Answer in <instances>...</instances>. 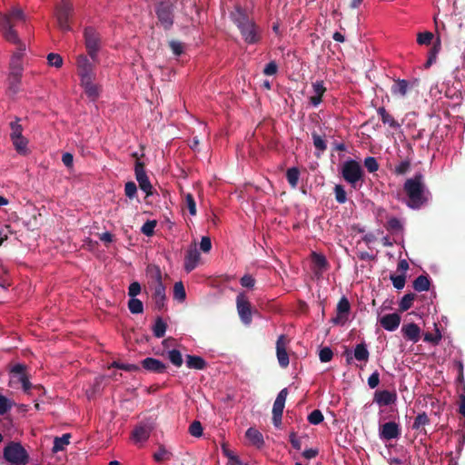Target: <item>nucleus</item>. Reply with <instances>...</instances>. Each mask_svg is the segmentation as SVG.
<instances>
[{
  "label": "nucleus",
  "instance_id": "f257e3e1",
  "mask_svg": "<svg viewBox=\"0 0 465 465\" xmlns=\"http://www.w3.org/2000/svg\"><path fill=\"white\" fill-rule=\"evenodd\" d=\"M403 191L408 198L406 203L411 209H420L428 203L430 196L424 176L420 173L405 181Z\"/></svg>",
  "mask_w": 465,
  "mask_h": 465
},
{
  "label": "nucleus",
  "instance_id": "f03ea898",
  "mask_svg": "<svg viewBox=\"0 0 465 465\" xmlns=\"http://www.w3.org/2000/svg\"><path fill=\"white\" fill-rule=\"evenodd\" d=\"M25 19L23 10L14 7L6 14L0 13V31L5 39L20 46L21 51H25V45L19 39L16 31L14 29L15 21Z\"/></svg>",
  "mask_w": 465,
  "mask_h": 465
},
{
  "label": "nucleus",
  "instance_id": "7ed1b4c3",
  "mask_svg": "<svg viewBox=\"0 0 465 465\" xmlns=\"http://www.w3.org/2000/svg\"><path fill=\"white\" fill-rule=\"evenodd\" d=\"M231 16L237 27L240 29L242 37L248 44H254L259 40L255 24L248 17L241 6H236Z\"/></svg>",
  "mask_w": 465,
  "mask_h": 465
},
{
  "label": "nucleus",
  "instance_id": "20e7f679",
  "mask_svg": "<svg viewBox=\"0 0 465 465\" xmlns=\"http://www.w3.org/2000/svg\"><path fill=\"white\" fill-rule=\"evenodd\" d=\"M175 5L171 0H155L153 11L157 18V25L165 31L172 29L174 24Z\"/></svg>",
  "mask_w": 465,
  "mask_h": 465
},
{
  "label": "nucleus",
  "instance_id": "39448f33",
  "mask_svg": "<svg viewBox=\"0 0 465 465\" xmlns=\"http://www.w3.org/2000/svg\"><path fill=\"white\" fill-rule=\"evenodd\" d=\"M3 457L9 465H26L29 462V454L20 442H9L4 448Z\"/></svg>",
  "mask_w": 465,
  "mask_h": 465
},
{
  "label": "nucleus",
  "instance_id": "423d86ee",
  "mask_svg": "<svg viewBox=\"0 0 465 465\" xmlns=\"http://www.w3.org/2000/svg\"><path fill=\"white\" fill-rule=\"evenodd\" d=\"M363 175V170L357 161L351 159L343 163L341 176L351 187L356 188L357 183L362 181Z\"/></svg>",
  "mask_w": 465,
  "mask_h": 465
},
{
  "label": "nucleus",
  "instance_id": "0eeeda50",
  "mask_svg": "<svg viewBox=\"0 0 465 465\" xmlns=\"http://www.w3.org/2000/svg\"><path fill=\"white\" fill-rule=\"evenodd\" d=\"M74 14V6L70 0H62L55 8L58 26L63 31H70V21Z\"/></svg>",
  "mask_w": 465,
  "mask_h": 465
},
{
  "label": "nucleus",
  "instance_id": "6e6552de",
  "mask_svg": "<svg viewBox=\"0 0 465 465\" xmlns=\"http://www.w3.org/2000/svg\"><path fill=\"white\" fill-rule=\"evenodd\" d=\"M236 309L241 322L246 326L252 323V314H258V311L252 309L244 292H240L236 296Z\"/></svg>",
  "mask_w": 465,
  "mask_h": 465
},
{
  "label": "nucleus",
  "instance_id": "1a4fd4ad",
  "mask_svg": "<svg viewBox=\"0 0 465 465\" xmlns=\"http://www.w3.org/2000/svg\"><path fill=\"white\" fill-rule=\"evenodd\" d=\"M85 47L91 59L97 63V54L100 50V37L96 31L92 27L84 29Z\"/></svg>",
  "mask_w": 465,
  "mask_h": 465
},
{
  "label": "nucleus",
  "instance_id": "9d476101",
  "mask_svg": "<svg viewBox=\"0 0 465 465\" xmlns=\"http://www.w3.org/2000/svg\"><path fill=\"white\" fill-rule=\"evenodd\" d=\"M94 62H92L87 58L86 55L80 54L76 59L77 74L80 76L81 82L86 80H94Z\"/></svg>",
  "mask_w": 465,
  "mask_h": 465
},
{
  "label": "nucleus",
  "instance_id": "9b49d317",
  "mask_svg": "<svg viewBox=\"0 0 465 465\" xmlns=\"http://www.w3.org/2000/svg\"><path fill=\"white\" fill-rule=\"evenodd\" d=\"M153 301L154 302V308L161 311L164 307V302L166 300L165 287L162 282V273L159 268L156 270V278L153 286Z\"/></svg>",
  "mask_w": 465,
  "mask_h": 465
},
{
  "label": "nucleus",
  "instance_id": "f8f14e48",
  "mask_svg": "<svg viewBox=\"0 0 465 465\" xmlns=\"http://www.w3.org/2000/svg\"><path fill=\"white\" fill-rule=\"evenodd\" d=\"M351 304L349 300L343 296L338 302L336 307V316L331 320L334 325L343 326L349 320Z\"/></svg>",
  "mask_w": 465,
  "mask_h": 465
},
{
  "label": "nucleus",
  "instance_id": "ddd939ff",
  "mask_svg": "<svg viewBox=\"0 0 465 465\" xmlns=\"http://www.w3.org/2000/svg\"><path fill=\"white\" fill-rule=\"evenodd\" d=\"M135 178L139 183V187L143 191L147 196L153 194V186L145 172V164L143 162H138L134 165Z\"/></svg>",
  "mask_w": 465,
  "mask_h": 465
},
{
  "label": "nucleus",
  "instance_id": "4468645a",
  "mask_svg": "<svg viewBox=\"0 0 465 465\" xmlns=\"http://www.w3.org/2000/svg\"><path fill=\"white\" fill-rule=\"evenodd\" d=\"M401 427L395 421H388L380 427L379 435L383 440H396L401 436Z\"/></svg>",
  "mask_w": 465,
  "mask_h": 465
},
{
  "label": "nucleus",
  "instance_id": "2eb2a0df",
  "mask_svg": "<svg viewBox=\"0 0 465 465\" xmlns=\"http://www.w3.org/2000/svg\"><path fill=\"white\" fill-rule=\"evenodd\" d=\"M153 430V425L151 423L142 422L138 424L132 431V439L134 442H144L151 435Z\"/></svg>",
  "mask_w": 465,
  "mask_h": 465
},
{
  "label": "nucleus",
  "instance_id": "dca6fc26",
  "mask_svg": "<svg viewBox=\"0 0 465 465\" xmlns=\"http://www.w3.org/2000/svg\"><path fill=\"white\" fill-rule=\"evenodd\" d=\"M397 401V394L395 391L387 390L376 391L374 392L373 401L380 407L389 406L394 404Z\"/></svg>",
  "mask_w": 465,
  "mask_h": 465
},
{
  "label": "nucleus",
  "instance_id": "f3484780",
  "mask_svg": "<svg viewBox=\"0 0 465 465\" xmlns=\"http://www.w3.org/2000/svg\"><path fill=\"white\" fill-rule=\"evenodd\" d=\"M435 24H436V34H437V37L436 39L434 40L433 44H432V46L430 47V49L429 50V53H428V59L425 63V67L426 68H429L435 62H436V59H437V56H438V54L440 53V48H441V42H440V32L439 30V27H438V23H437V20L435 19Z\"/></svg>",
  "mask_w": 465,
  "mask_h": 465
},
{
  "label": "nucleus",
  "instance_id": "a211bd4d",
  "mask_svg": "<svg viewBox=\"0 0 465 465\" xmlns=\"http://www.w3.org/2000/svg\"><path fill=\"white\" fill-rule=\"evenodd\" d=\"M141 365L148 371L154 373H164L167 370V365L160 360L154 358H145L141 361Z\"/></svg>",
  "mask_w": 465,
  "mask_h": 465
},
{
  "label": "nucleus",
  "instance_id": "6ab92c4d",
  "mask_svg": "<svg viewBox=\"0 0 465 465\" xmlns=\"http://www.w3.org/2000/svg\"><path fill=\"white\" fill-rule=\"evenodd\" d=\"M200 260V252H198L196 245H192L186 252L184 269L190 272L195 269Z\"/></svg>",
  "mask_w": 465,
  "mask_h": 465
},
{
  "label": "nucleus",
  "instance_id": "aec40b11",
  "mask_svg": "<svg viewBox=\"0 0 465 465\" xmlns=\"http://www.w3.org/2000/svg\"><path fill=\"white\" fill-rule=\"evenodd\" d=\"M286 337L281 335L276 342V353L279 364L282 368H286L289 365V356L285 349Z\"/></svg>",
  "mask_w": 465,
  "mask_h": 465
},
{
  "label": "nucleus",
  "instance_id": "412c9836",
  "mask_svg": "<svg viewBox=\"0 0 465 465\" xmlns=\"http://www.w3.org/2000/svg\"><path fill=\"white\" fill-rule=\"evenodd\" d=\"M420 328L418 326V324L414 322L404 324L401 327V332L403 334V337L406 340L412 341L413 343L419 341L420 338Z\"/></svg>",
  "mask_w": 465,
  "mask_h": 465
},
{
  "label": "nucleus",
  "instance_id": "4be33fe9",
  "mask_svg": "<svg viewBox=\"0 0 465 465\" xmlns=\"http://www.w3.org/2000/svg\"><path fill=\"white\" fill-rule=\"evenodd\" d=\"M380 323L386 331H393L400 326L401 316L396 312L385 314L380 319Z\"/></svg>",
  "mask_w": 465,
  "mask_h": 465
},
{
  "label": "nucleus",
  "instance_id": "5701e85b",
  "mask_svg": "<svg viewBox=\"0 0 465 465\" xmlns=\"http://www.w3.org/2000/svg\"><path fill=\"white\" fill-rule=\"evenodd\" d=\"M18 52L15 53L12 56L10 62V74L16 76H22L23 74V64H22V56L25 51L20 50V46L17 45Z\"/></svg>",
  "mask_w": 465,
  "mask_h": 465
},
{
  "label": "nucleus",
  "instance_id": "b1692460",
  "mask_svg": "<svg viewBox=\"0 0 465 465\" xmlns=\"http://www.w3.org/2000/svg\"><path fill=\"white\" fill-rule=\"evenodd\" d=\"M312 89L314 95L310 97V102L313 106H318L322 101V96L326 92V87L322 81H316L315 83H312Z\"/></svg>",
  "mask_w": 465,
  "mask_h": 465
},
{
  "label": "nucleus",
  "instance_id": "393cba45",
  "mask_svg": "<svg viewBox=\"0 0 465 465\" xmlns=\"http://www.w3.org/2000/svg\"><path fill=\"white\" fill-rule=\"evenodd\" d=\"M94 80H86L81 82L85 94L91 101H95L100 95V87L94 83Z\"/></svg>",
  "mask_w": 465,
  "mask_h": 465
},
{
  "label": "nucleus",
  "instance_id": "a878e982",
  "mask_svg": "<svg viewBox=\"0 0 465 465\" xmlns=\"http://www.w3.org/2000/svg\"><path fill=\"white\" fill-rule=\"evenodd\" d=\"M245 436L250 442L257 448H262L264 445L262 434L254 428H249L246 430Z\"/></svg>",
  "mask_w": 465,
  "mask_h": 465
},
{
  "label": "nucleus",
  "instance_id": "bb28decb",
  "mask_svg": "<svg viewBox=\"0 0 465 465\" xmlns=\"http://www.w3.org/2000/svg\"><path fill=\"white\" fill-rule=\"evenodd\" d=\"M410 84L406 80L398 79L391 85V92L394 96L403 97L406 95Z\"/></svg>",
  "mask_w": 465,
  "mask_h": 465
},
{
  "label": "nucleus",
  "instance_id": "cd10ccee",
  "mask_svg": "<svg viewBox=\"0 0 465 465\" xmlns=\"http://www.w3.org/2000/svg\"><path fill=\"white\" fill-rule=\"evenodd\" d=\"M186 366L193 370H204L207 366L205 360L196 355H186Z\"/></svg>",
  "mask_w": 465,
  "mask_h": 465
},
{
  "label": "nucleus",
  "instance_id": "c85d7f7f",
  "mask_svg": "<svg viewBox=\"0 0 465 465\" xmlns=\"http://www.w3.org/2000/svg\"><path fill=\"white\" fill-rule=\"evenodd\" d=\"M287 396H288V389L284 388L278 393V395L274 401L273 407H272V412L283 413V409H284Z\"/></svg>",
  "mask_w": 465,
  "mask_h": 465
},
{
  "label": "nucleus",
  "instance_id": "c756f323",
  "mask_svg": "<svg viewBox=\"0 0 465 465\" xmlns=\"http://www.w3.org/2000/svg\"><path fill=\"white\" fill-rule=\"evenodd\" d=\"M378 114L381 116V121L384 124H388L391 128L397 129L401 124L390 114L384 107H379L377 109Z\"/></svg>",
  "mask_w": 465,
  "mask_h": 465
},
{
  "label": "nucleus",
  "instance_id": "7c9ffc66",
  "mask_svg": "<svg viewBox=\"0 0 465 465\" xmlns=\"http://www.w3.org/2000/svg\"><path fill=\"white\" fill-rule=\"evenodd\" d=\"M353 357L359 361L367 362L369 361L370 352L365 342L359 343L355 346Z\"/></svg>",
  "mask_w": 465,
  "mask_h": 465
},
{
  "label": "nucleus",
  "instance_id": "2f4dec72",
  "mask_svg": "<svg viewBox=\"0 0 465 465\" xmlns=\"http://www.w3.org/2000/svg\"><path fill=\"white\" fill-rule=\"evenodd\" d=\"M71 434L65 433L62 437H55L52 451L57 453L64 450V447L70 443Z\"/></svg>",
  "mask_w": 465,
  "mask_h": 465
},
{
  "label": "nucleus",
  "instance_id": "473e14b6",
  "mask_svg": "<svg viewBox=\"0 0 465 465\" xmlns=\"http://www.w3.org/2000/svg\"><path fill=\"white\" fill-rule=\"evenodd\" d=\"M430 286V282L427 275L418 276L412 282V287L416 292L428 291Z\"/></svg>",
  "mask_w": 465,
  "mask_h": 465
},
{
  "label": "nucleus",
  "instance_id": "72a5a7b5",
  "mask_svg": "<svg viewBox=\"0 0 465 465\" xmlns=\"http://www.w3.org/2000/svg\"><path fill=\"white\" fill-rule=\"evenodd\" d=\"M13 145L16 152L20 154L25 155L28 153V140L25 136L12 139Z\"/></svg>",
  "mask_w": 465,
  "mask_h": 465
},
{
  "label": "nucleus",
  "instance_id": "f704fd0d",
  "mask_svg": "<svg viewBox=\"0 0 465 465\" xmlns=\"http://www.w3.org/2000/svg\"><path fill=\"white\" fill-rule=\"evenodd\" d=\"M167 329V324L163 322L162 317H157L153 326V332L156 338H162L164 336Z\"/></svg>",
  "mask_w": 465,
  "mask_h": 465
},
{
  "label": "nucleus",
  "instance_id": "c9c22d12",
  "mask_svg": "<svg viewBox=\"0 0 465 465\" xmlns=\"http://www.w3.org/2000/svg\"><path fill=\"white\" fill-rule=\"evenodd\" d=\"M172 456V453L163 445L161 444L158 447V450L154 452L153 459L157 462H163L169 460Z\"/></svg>",
  "mask_w": 465,
  "mask_h": 465
},
{
  "label": "nucleus",
  "instance_id": "e433bc0d",
  "mask_svg": "<svg viewBox=\"0 0 465 465\" xmlns=\"http://www.w3.org/2000/svg\"><path fill=\"white\" fill-rule=\"evenodd\" d=\"M417 295L415 293L410 292L405 294L399 304V308L401 312L408 311L413 303V301L416 299Z\"/></svg>",
  "mask_w": 465,
  "mask_h": 465
},
{
  "label": "nucleus",
  "instance_id": "4c0bfd02",
  "mask_svg": "<svg viewBox=\"0 0 465 465\" xmlns=\"http://www.w3.org/2000/svg\"><path fill=\"white\" fill-rule=\"evenodd\" d=\"M299 177H300V171L297 167H292L287 170L286 179H287L289 184L292 188H295L297 186Z\"/></svg>",
  "mask_w": 465,
  "mask_h": 465
},
{
  "label": "nucleus",
  "instance_id": "58836bf2",
  "mask_svg": "<svg viewBox=\"0 0 465 465\" xmlns=\"http://www.w3.org/2000/svg\"><path fill=\"white\" fill-rule=\"evenodd\" d=\"M20 121H21V119L19 117H15V120L10 123V128H11L10 138H11V140L23 136V134H22L23 127L20 124Z\"/></svg>",
  "mask_w": 465,
  "mask_h": 465
},
{
  "label": "nucleus",
  "instance_id": "ea45409f",
  "mask_svg": "<svg viewBox=\"0 0 465 465\" xmlns=\"http://www.w3.org/2000/svg\"><path fill=\"white\" fill-rule=\"evenodd\" d=\"M21 78L22 76H16L13 74H9L8 76V89L13 94H15L20 90L21 85Z\"/></svg>",
  "mask_w": 465,
  "mask_h": 465
},
{
  "label": "nucleus",
  "instance_id": "a19ab883",
  "mask_svg": "<svg viewBox=\"0 0 465 465\" xmlns=\"http://www.w3.org/2000/svg\"><path fill=\"white\" fill-rule=\"evenodd\" d=\"M430 423V419L426 412L419 413L412 424V429L415 430H420L421 427L428 425Z\"/></svg>",
  "mask_w": 465,
  "mask_h": 465
},
{
  "label": "nucleus",
  "instance_id": "79ce46f5",
  "mask_svg": "<svg viewBox=\"0 0 465 465\" xmlns=\"http://www.w3.org/2000/svg\"><path fill=\"white\" fill-rule=\"evenodd\" d=\"M128 309L134 314H139L143 312V302L136 298H131L128 302Z\"/></svg>",
  "mask_w": 465,
  "mask_h": 465
},
{
  "label": "nucleus",
  "instance_id": "37998d69",
  "mask_svg": "<svg viewBox=\"0 0 465 465\" xmlns=\"http://www.w3.org/2000/svg\"><path fill=\"white\" fill-rule=\"evenodd\" d=\"M433 38L434 35L431 32L425 31L417 35V43L420 45H430Z\"/></svg>",
  "mask_w": 465,
  "mask_h": 465
},
{
  "label": "nucleus",
  "instance_id": "c03bdc74",
  "mask_svg": "<svg viewBox=\"0 0 465 465\" xmlns=\"http://www.w3.org/2000/svg\"><path fill=\"white\" fill-rule=\"evenodd\" d=\"M312 137L313 140V145L320 153L324 152L327 149V143L326 141L319 135L317 133H312Z\"/></svg>",
  "mask_w": 465,
  "mask_h": 465
},
{
  "label": "nucleus",
  "instance_id": "a18cd8bd",
  "mask_svg": "<svg viewBox=\"0 0 465 465\" xmlns=\"http://www.w3.org/2000/svg\"><path fill=\"white\" fill-rule=\"evenodd\" d=\"M168 358L170 361L176 367H181L183 364V357L180 351L173 349L168 351Z\"/></svg>",
  "mask_w": 465,
  "mask_h": 465
},
{
  "label": "nucleus",
  "instance_id": "49530a36",
  "mask_svg": "<svg viewBox=\"0 0 465 465\" xmlns=\"http://www.w3.org/2000/svg\"><path fill=\"white\" fill-rule=\"evenodd\" d=\"M156 225H157V222L155 220H148L142 226L141 232L144 235L151 237L154 234V228L156 227Z\"/></svg>",
  "mask_w": 465,
  "mask_h": 465
},
{
  "label": "nucleus",
  "instance_id": "de8ad7c7",
  "mask_svg": "<svg viewBox=\"0 0 465 465\" xmlns=\"http://www.w3.org/2000/svg\"><path fill=\"white\" fill-rule=\"evenodd\" d=\"M390 279L391 280L394 288L397 290H401L404 288L406 282V275L404 273L401 275L391 274Z\"/></svg>",
  "mask_w": 465,
  "mask_h": 465
},
{
  "label": "nucleus",
  "instance_id": "09e8293b",
  "mask_svg": "<svg viewBox=\"0 0 465 465\" xmlns=\"http://www.w3.org/2000/svg\"><path fill=\"white\" fill-rule=\"evenodd\" d=\"M411 169V163L409 160L401 161L398 165L395 166L393 173L396 175H404Z\"/></svg>",
  "mask_w": 465,
  "mask_h": 465
},
{
  "label": "nucleus",
  "instance_id": "8fccbe9b",
  "mask_svg": "<svg viewBox=\"0 0 465 465\" xmlns=\"http://www.w3.org/2000/svg\"><path fill=\"white\" fill-rule=\"evenodd\" d=\"M47 61L50 66H54L55 68H60L63 65V58L59 54L50 53L47 55Z\"/></svg>",
  "mask_w": 465,
  "mask_h": 465
},
{
  "label": "nucleus",
  "instance_id": "3c124183",
  "mask_svg": "<svg viewBox=\"0 0 465 465\" xmlns=\"http://www.w3.org/2000/svg\"><path fill=\"white\" fill-rule=\"evenodd\" d=\"M307 420L311 424L318 425L322 422L323 414L320 410H314L308 415Z\"/></svg>",
  "mask_w": 465,
  "mask_h": 465
},
{
  "label": "nucleus",
  "instance_id": "603ef678",
  "mask_svg": "<svg viewBox=\"0 0 465 465\" xmlns=\"http://www.w3.org/2000/svg\"><path fill=\"white\" fill-rule=\"evenodd\" d=\"M173 297L179 301L185 299L186 293L182 282H175L173 286Z\"/></svg>",
  "mask_w": 465,
  "mask_h": 465
},
{
  "label": "nucleus",
  "instance_id": "864d4df0",
  "mask_svg": "<svg viewBox=\"0 0 465 465\" xmlns=\"http://www.w3.org/2000/svg\"><path fill=\"white\" fill-rule=\"evenodd\" d=\"M14 405V402L4 395H0V415L5 414Z\"/></svg>",
  "mask_w": 465,
  "mask_h": 465
},
{
  "label": "nucleus",
  "instance_id": "5fc2aeb1",
  "mask_svg": "<svg viewBox=\"0 0 465 465\" xmlns=\"http://www.w3.org/2000/svg\"><path fill=\"white\" fill-rule=\"evenodd\" d=\"M385 227L388 231L399 232L402 229V224L398 218L392 217L388 220Z\"/></svg>",
  "mask_w": 465,
  "mask_h": 465
},
{
  "label": "nucleus",
  "instance_id": "6e6d98bb",
  "mask_svg": "<svg viewBox=\"0 0 465 465\" xmlns=\"http://www.w3.org/2000/svg\"><path fill=\"white\" fill-rule=\"evenodd\" d=\"M184 203L189 210L191 215L196 214V203L192 193H187L184 196Z\"/></svg>",
  "mask_w": 465,
  "mask_h": 465
},
{
  "label": "nucleus",
  "instance_id": "4d7b16f0",
  "mask_svg": "<svg viewBox=\"0 0 465 465\" xmlns=\"http://www.w3.org/2000/svg\"><path fill=\"white\" fill-rule=\"evenodd\" d=\"M364 166L369 173H374L379 169V163L375 157L369 156L364 159Z\"/></svg>",
  "mask_w": 465,
  "mask_h": 465
},
{
  "label": "nucleus",
  "instance_id": "13d9d810",
  "mask_svg": "<svg viewBox=\"0 0 465 465\" xmlns=\"http://www.w3.org/2000/svg\"><path fill=\"white\" fill-rule=\"evenodd\" d=\"M334 193L335 199L339 203H344L347 201V194L342 185H335Z\"/></svg>",
  "mask_w": 465,
  "mask_h": 465
},
{
  "label": "nucleus",
  "instance_id": "bf43d9fd",
  "mask_svg": "<svg viewBox=\"0 0 465 465\" xmlns=\"http://www.w3.org/2000/svg\"><path fill=\"white\" fill-rule=\"evenodd\" d=\"M169 47L171 48L173 54L176 56L181 55L184 50L183 44L177 40H171L169 42Z\"/></svg>",
  "mask_w": 465,
  "mask_h": 465
},
{
  "label": "nucleus",
  "instance_id": "052dcab7",
  "mask_svg": "<svg viewBox=\"0 0 465 465\" xmlns=\"http://www.w3.org/2000/svg\"><path fill=\"white\" fill-rule=\"evenodd\" d=\"M424 341L430 342L434 345L439 344L441 340V334L440 331L437 329L436 333L432 334L430 332H426L423 337Z\"/></svg>",
  "mask_w": 465,
  "mask_h": 465
},
{
  "label": "nucleus",
  "instance_id": "680f3d73",
  "mask_svg": "<svg viewBox=\"0 0 465 465\" xmlns=\"http://www.w3.org/2000/svg\"><path fill=\"white\" fill-rule=\"evenodd\" d=\"M333 357V352L331 348L323 347L320 350L319 358L322 362H329Z\"/></svg>",
  "mask_w": 465,
  "mask_h": 465
},
{
  "label": "nucleus",
  "instance_id": "e2e57ef3",
  "mask_svg": "<svg viewBox=\"0 0 465 465\" xmlns=\"http://www.w3.org/2000/svg\"><path fill=\"white\" fill-rule=\"evenodd\" d=\"M136 193H137V186L134 183V182H132V181L127 182L124 185L125 195L128 198L133 199L136 195Z\"/></svg>",
  "mask_w": 465,
  "mask_h": 465
},
{
  "label": "nucleus",
  "instance_id": "0e129e2a",
  "mask_svg": "<svg viewBox=\"0 0 465 465\" xmlns=\"http://www.w3.org/2000/svg\"><path fill=\"white\" fill-rule=\"evenodd\" d=\"M189 432L194 437H199L203 434V427L200 421L194 420L189 427Z\"/></svg>",
  "mask_w": 465,
  "mask_h": 465
},
{
  "label": "nucleus",
  "instance_id": "69168bd1",
  "mask_svg": "<svg viewBox=\"0 0 465 465\" xmlns=\"http://www.w3.org/2000/svg\"><path fill=\"white\" fill-rule=\"evenodd\" d=\"M313 262L320 269H325L328 265L327 260L323 255L313 252Z\"/></svg>",
  "mask_w": 465,
  "mask_h": 465
},
{
  "label": "nucleus",
  "instance_id": "338daca9",
  "mask_svg": "<svg viewBox=\"0 0 465 465\" xmlns=\"http://www.w3.org/2000/svg\"><path fill=\"white\" fill-rule=\"evenodd\" d=\"M240 282L242 287L252 288L255 284V279L250 274H244Z\"/></svg>",
  "mask_w": 465,
  "mask_h": 465
},
{
  "label": "nucleus",
  "instance_id": "774afa93",
  "mask_svg": "<svg viewBox=\"0 0 465 465\" xmlns=\"http://www.w3.org/2000/svg\"><path fill=\"white\" fill-rule=\"evenodd\" d=\"M141 292V285L138 282H134L129 285L128 295L135 298Z\"/></svg>",
  "mask_w": 465,
  "mask_h": 465
}]
</instances>
